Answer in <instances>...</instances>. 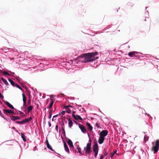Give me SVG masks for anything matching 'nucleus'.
I'll return each instance as SVG.
<instances>
[{"mask_svg": "<svg viewBox=\"0 0 159 159\" xmlns=\"http://www.w3.org/2000/svg\"><path fill=\"white\" fill-rule=\"evenodd\" d=\"M28 118L29 121H30L33 119V117L31 116H30L29 118Z\"/></svg>", "mask_w": 159, "mask_h": 159, "instance_id": "5fc2aeb1", "label": "nucleus"}, {"mask_svg": "<svg viewBox=\"0 0 159 159\" xmlns=\"http://www.w3.org/2000/svg\"><path fill=\"white\" fill-rule=\"evenodd\" d=\"M58 126L57 125H56L55 126V129L56 130L57 132L58 131Z\"/></svg>", "mask_w": 159, "mask_h": 159, "instance_id": "3c124183", "label": "nucleus"}, {"mask_svg": "<svg viewBox=\"0 0 159 159\" xmlns=\"http://www.w3.org/2000/svg\"><path fill=\"white\" fill-rule=\"evenodd\" d=\"M2 116H4V114L2 113L1 110H0V116L1 117Z\"/></svg>", "mask_w": 159, "mask_h": 159, "instance_id": "0e129e2a", "label": "nucleus"}, {"mask_svg": "<svg viewBox=\"0 0 159 159\" xmlns=\"http://www.w3.org/2000/svg\"><path fill=\"white\" fill-rule=\"evenodd\" d=\"M29 122L28 118H25L22 120L20 121H16L15 123L17 124L20 125H24Z\"/></svg>", "mask_w": 159, "mask_h": 159, "instance_id": "0eeeda50", "label": "nucleus"}, {"mask_svg": "<svg viewBox=\"0 0 159 159\" xmlns=\"http://www.w3.org/2000/svg\"><path fill=\"white\" fill-rule=\"evenodd\" d=\"M7 80H8V81H9V82L11 83L12 81H13V80L11 79L10 78H8L7 79Z\"/></svg>", "mask_w": 159, "mask_h": 159, "instance_id": "052dcab7", "label": "nucleus"}, {"mask_svg": "<svg viewBox=\"0 0 159 159\" xmlns=\"http://www.w3.org/2000/svg\"><path fill=\"white\" fill-rule=\"evenodd\" d=\"M78 127L83 133L85 134L87 132L85 128L83 125L78 124Z\"/></svg>", "mask_w": 159, "mask_h": 159, "instance_id": "6e6552de", "label": "nucleus"}, {"mask_svg": "<svg viewBox=\"0 0 159 159\" xmlns=\"http://www.w3.org/2000/svg\"><path fill=\"white\" fill-rule=\"evenodd\" d=\"M69 99L71 100H74L75 98L74 97H70L69 98Z\"/></svg>", "mask_w": 159, "mask_h": 159, "instance_id": "774afa93", "label": "nucleus"}, {"mask_svg": "<svg viewBox=\"0 0 159 159\" xmlns=\"http://www.w3.org/2000/svg\"><path fill=\"white\" fill-rule=\"evenodd\" d=\"M13 109H14L16 111H18L19 112V114L20 115H22V114H24L23 112L22 111H21L18 110V109H16V108H15V107H14V108H13Z\"/></svg>", "mask_w": 159, "mask_h": 159, "instance_id": "c9c22d12", "label": "nucleus"}, {"mask_svg": "<svg viewBox=\"0 0 159 159\" xmlns=\"http://www.w3.org/2000/svg\"><path fill=\"white\" fill-rule=\"evenodd\" d=\"M108 133V131L107 129L102 130V131L99 130L98 133V134L99 136L104 137L105 138Z\"/></svg>", "mask_w": 159, "mask_h": 159, "instance_id": "423d86ee", "label": "nucleus"}, {"mask_svg": "<svg viewBox=\"0 0 159 159\" xmlns=\"http://www.w3.org/2000/svg\"><path fill=\"white\" fill-rule=\"evenodd\" d=\"M33 109V106L32 105H30L27 108V111L26 113L29 114Z\"/></svg>", "mask_w": 159, "mask_h": 159, "instance_id": "4be33fe9", "label": "nucleus"}, {"mask_svg": "<svg viewBox=\"0 0 159 159\" xmlns=\"http://www.w3.org/2000/svg\"><path fill=\"white\" fill-rule=\"evenodd\" d=\"M48 119H51L52 117V113L51 111H48Z\"/></svg>", "mask_w": 159, "mask_h": 159, "instance_id": "72a5a7b5", "label": "nucleus"}, {"mask_svg": "<svg viewBox=\"0 0 159 159\" xmlns=\"http://www.w3.org/2000/svg\"><path fill=\"white\" fill-rule=\"evenodd\" d=\"M55 101V99L54 98L50 99V102L47 107V108L48 109H49L52 107Z\"/></svg>", "mask_w": 159, "mask_h": 159, "instance_id": "1a4fd4ad", "label": "nucleus"}, {"mask_svg": "<svg viewBox=\"0 0 159 159\" xmlns=\"http://www.w3.org/2000/svg\"><path fill=\"white\" fill-rule=\"evenodd\" d=\"M48 125L49 127H51L52 126L51 124L49 121L48 122Z\"/></svg>", "mask_w": 159, "mask_h": 159, "instance_id": "680f3d73", "label": "nucleus"}, {"mask_svg": "<svg viewBox=\"0 0 159 159\" xmlns=\"http://www.w3.org/2000/svg\"><path fill=\"white\" fill-rule=\"evenodd\" d=\"M76 149H77L78 152L81 155H83V154H87L85 153V151L84 150V151H83V152H82L81 151V149L80 147H79V146L78 147H76Z\"/></svg>", "mask_w": 159, "mask_h": 159, "instance_id": "aec40b11", "label": "nucleus"}, {"mask_svg": "<svg viewBox=\"0 0 159 159\" xmlns=\"http://www.w3.org/2000/svg\"><path fill=\"white\" fill-rule=\"evenodd\" d=\"M26 105L25 104L23 103V106L21 107V108L22 111H23L24 112L26 113V110L25 109Z\"/></svg>", "mask_w": 159, "mask_h": 159, "instance_id": "c85d7f7f", "label": "nucleus"}, {"mask_svg": "<svg viewBox=\"0 0 159 159\" xmlns=\"http://www.w3.org/2000/svg\"><path fill=\"white\" fill-rule=\"evenodd\" d=\"M117 150H116L112 152L110 154V157L111 158H114V156L117 153Z\"/></svg>", "mask_w": 159, "mask_h": 159, "instance_id": "a878e982", "label": "nucleus"}, {"mask_svg": "<svg viewBox=\"0 0 159 159\" xmlns=\"http://www.w3.org/2000/svg\"><path fill=\"white\" fill-rule=\"evenodd\" d=\"M134 5V3L132 2H129L127 3V5L129 7L131 8Z\"/></svg>", "mask_w": 159, "mask_h": 159, "instance_id": "7c9ffc66", "label": "nucleus"}, {"mask_svg": "<svg viewBox=\"0 0 159 159\" xmlns=\"http://www.w3.org/2000/svg\"><path fill=\"white\" fill-rule=\"evenodd\" d=\"M111 58L110 57H107L106 58L105 60V61L106 62H107L111 60Z\"/></svg>", "mask_w": 159, "mask_h": 159, "instance_id": "e433bc0d", "label": "nucleus"}, {"mask_svg": "<svg viewBox=\"0 0 159 159\" xmlns=\"http://www.w3.org/2000/svg\"><path fill=\"white\" fill-rule=\"evenodd\" d=\"M1 80L6 85L8 86L9 85V84L7 81L3 77L1 78Z\"/></svg>", "mask_w": 159, "mask_h": 159, "instance_id": "5701e85b", "label": "nucleus"}, {"mask_svg": "<svg viewBox=\"0 0 159 159\" xmlns=\"http://www.w3.org/2000/svg\"><path fill=\"white\" fill-rule=\"evenodd\" d=\"M0 98L2 99L4 98V96L2 95L1 92H0Z\"/></svg>", "mask_w": 159, "mask_h": 159, "instance_id": "603ef678", "label": "nucleus"}, {"mask_svg": "<svg viewBox=\"0 0 159 159\" xmlns=\"http://www.w3.org/2000/svg\"><path fill=\"white\" fill-rule=\"evenodd\" d=\"M1 117H2V118H3L4 120H5L7 121H8V120H10V119L8 117H6L4 115V116H2Z\"/></svg>", "mask_w": 159, "mask_h": 159, "instance_id": "473e14b6", "label": "nucleus"}, {"mask_svg": "<svg viewBox=\"0 0 159 159\" xmlns=\"http://www.w3.org/2000/svg\"><path fill=\"white\" fill-rule=\"evenodd\" d=\"M3 49H5V50H8V48H7V47H4V48H1L0 49L1 50H3Z\"/></svg>", "mask_w": 159, "mask_h": 159, "instance_id": "6e6d98bb", "label": "nucleus"}, {"mask_svg": "<svg viewBox=\"0 0 159 159\" xmlns=\"http://www.w3.org/2000/svg\"><path fill=\"white\" fill-rule=\"evenodd\" d=\"M62 111L63 112H66L68 114H69L70 113V112H68V111H66V110H63Z\"/></svg>", "mask_w": 159, "mask_h": 159, "instance_id": "338daca9", "label": "nucleus"}, {"mask_svg": "<svg viewBox=\"0 0 159 159\" xmlns=\"http://www.w3.org/2000/svg\"><path fill=\"white\" fill-rule=\"evenodd\" d=\"M89 53L90 54V55L92 56L91 57H94V58L95 57V58H97V59L99 57H95L98 55V52H95Z\"/></svg>", "mask_w": 159, "mask_h": 159, "instance_id": "6ab92c4d", "label": "nucleus"}, {"mask_svg": "<svg viewBox=\"0 0 159 159\" xmlns=\"http://www.w3.org/2000/svg\"><path fill=\"white\" fill-rule=\"evenodd\" d=\"M107 155H108V153L107 152H106L104 153L103 155L105 157V156H107Z\"/></svg>", "mask_w": 159, "mask_h": 159, "instance_id": "13d9d810", "label": "nucleus"}, {"mask_svg": "<svg viewBox=\"0 0 159 159\" xmlns=\"http://www.w3.org/2000/svg\"><path fill=\"white\" fill-rule=\"evenodd\" d=\"M93 151L94 153V157L96 158L98 154L99 147L97 143H96L93 146Z\"/></svg>", "mask_w": 159, "mask_h": 159, "instance_id": "39448f33", "label": "nucleus"}, {"mask_svg": "<svg viewBox=\"0 0 159 159\" xmlns=\"http://www.w3.org/2000/svg\"><path fill=\"white\" fill-rule=\"evenodd\" d=\"M16 83L15 82L13 81H12L11 83V85L13 87H15V84Z\"/></svg>", "mask_w": 159, "mask_h": 159, "instance_id": "37998d69", "label": "nucleus"}, {"mask_svg": "<svg viewBox=\"0 0 159 159\" xmlns=\"http://www.w3.org/2000/svg\"><path fill=\"white\" fill-rule=\"evenodd\" d=\"M58 114H57L56 115H55L53 116L52 118V121H54L55 120H56V119H54V118H55L58 117Z\"/></svg>", "mask_w": 159, "mask_h": 159, "instance_id": "58836bf2", "label": "nucleus"}, {"mask_svg": "<svg viewBox=\"0 0 159 159\" xmlns=\"http://www.w3.org/2000/svg\"><path fill=\"white\" fill-rule=\"evenodd\" d=\"M42 61L43 62L44 64L45 65H48L49 64L50 62L48 61L44 60V61Z\"/></svg>", "mask_w": 159, "mask_h": 159, "instance_id": "2f4dec72", "label": "nucleus"}, {"mask_svg": "<svg viewBox=\"0 0 159 159\" xmlns=\"http://www.w3.org/2000/svg\"><path fill=\"white\" fill-rule=\"evenodd\" d=\"M111 27H108V26H107V27H106V28H105V29H104L103 30H102L103 31H105L107 29H109Z\"/></svg>", "mask_w": 159, "mask_h": 159, "instance_id": "4d7b16f0", "label": "nucleus"}, {"mask_svg": "<svg viewBox=\"0 0 159 159\" xmlns=\"http://www.w3.org/2000/svg\"><path fill=\"white\" fill-rule=\"evenodd\" d=\"M65 139L66 140H67V142L69 146V147H70V146L71 147H73V143L72 142L71 140L66 137Z\"/></svg>", "mask_w": 159, "mask_h": 159, "instance_id": "f3484780", "label": "nucleus"}, {"mask_svg": "<svg viewBox=\"0 0 159 159\" xmlns=\"http://www.w3.org/2000/svg\"><path fill=\"white\" fill-rule=\"evenodd\" d=\"M62 131H63V136H65V137H66V132H65V129H62Z\"/></svg>", "mask_w": 159, "mask_h": 159, "instance_id": "de8ad7c7", "label": "nucleus"}, {"mask_svg": "<svg viewBox=\"0 0 159 159\" xmlns=\"http://www.w3.org/2000/svg\"><path fill=\"white\" fill-rule=\"evenodd\" d=\"M67 120L68 121V127L69 128H71L73 126L74 123L71 120H70V119H68Z\"/></svg>", "mask_w": 159, "mask_h": 159, "instance_id": "412c9836", "label": "nucleus"}, {"mask_svg": "<svg viewBox=\"0 0 159 159\" xmlns=\"http://www.w3.org/2000/svg\"><path fill=\"white\" fill-rule=\"evenodd\" d=\"M153 145L152 150L153 151L154 154H156L159 150V139H157L155 143L154 142H152Z\"/></svg>", "mask_w": 159, "mask_h": 159, "instance_id": "20e7f679", "label": "nucleus"}, {"mask_svg": "<svg viewBox=\"0 0 159 159\" xmlns=\"http://www.w3.org/2000/svg\"><path fill=\"white\" fill-rule=\"evenodd\" d=\"M105 139V138L104 137H102L101 136H99V137L98 140V143L100 144H102L103 143Z\"/></svg>", "mask_w": 159, "mask_h": 159, "instance_id": "2eb2a0df", "label": "nucleus"}, {"mask_svg": "<svg viewBox=\"0 0 159 159\" xmlns=\"http://www.w3.org/2000/svg\"><path fill=\"white\" fill-rule=\"evenodd\" d=\"M46 146L47 148L49 149L51 151L54 152L53 153L54 154H57L58 155H60L59 154L57 153L54 150L52 149V146L50 145L49 143H48V144H46Z\"/></svg>", "mask_w": 159, "mask_h": 159, "instance_id": "4468645a", "label": "nucleus"}, {"mask_svg": "<svg viewBox=\"0 0 159 159\" xmlns=\"http://www.w3.org/2000/svg\"><path fill=\"white\" fill-rule=\"evenodd\" d=\"M141 152H142V153L143 154V153L144 152V153L146 154V152H144V150H143V149L142 148H141Z\"/></svg>", "mask_w": 159, "mask_h": 159, "instance_id": "69168bd1", "label": "nucleus"}, {"mask_svg": "<svg viewBox=\"0 0 159 159\" xmlns=\"http://www.w3.org/2000/svg\"><path fill=\"white\" fill-rule=\"evenodd\" d=\"M75 104H76V106L78 107V108H79L80 107H81V106H82L81 105H78V104H77L76 103H75Z\"/></svg>", "mask_w": 159, "mask_h": 159, "instance_id": "e2e57ef3", "label": "nucleus"}, {"mask_svg": "<svg viewBox=\"0 0 159 159\" xmlns=\"http://www.w3.org/2000/svg\"><path fill=\"white\" fill-rule=\"evenodd\" d=\"M22 98H23L22 100H23V103L25 104V102L26 100V97L25 94L23 93V92L22 93Z\"/></svg>", "mask_w": 159, "mask_h": 159, "instance_id": "cd10ccee", "label": "nucleus"}, {"mask_svg": "<svg viewBox=\"0 0 159 159\" xmlns=\"http://www.w3.org/2000/svg\"><path fill=\"white\" fill-rule=\"evenodd\" d=\"M61 138L62 140V142L63 143L64 149L67 148H68V146L66 143V142L64 141L62 135H61Z\"/></svg>", "mask_w": 159, "mask_h": 159, "instance_id": "bb28decb", "label": "nucleus"}, {"mask_svg": "<svg viewBox=\"0 0 159 159\" xmlns=\"http://www.w3.org/2000/svg\"><path fill=\"white\" fill-rule=\"evenodd\" d=\"M2 111L3 113L6 115L7 114H11L14 113V111L10 109H2Z\"/></svg>", "mask_w": 159, "mask_h": 159, "instance_id": "9b49d317", "label": "nucleus"}, {"mask_svg": "<svg viewBox=\"0 0 159 159\" xmlns=\"http://www.w3.org/2000/svg\"><path fill=\"white\" fill-rule=\"evenodd\" d=\"M31 89L32 90H33V91H34V93H33V94L34 95H34H35V92L33 88H31Z\"/></svg>", "mask_w": 159, "mask_h": 159, "instance_id": "bf43d9fd", "label": "nucleus"}, {"mask_svg": "<svg viewBox=\"0 0 159 159\" xmlns=\"http://www.w3.org/2000/svg\"><path fill=\"white\" fill-rule=\"evenodd\" d=\"M69 148H70V150L72 151L73 152H74V153H77V151L74 147L73 144V147H71V146H70V147H69Z\"/></svg>", "mask_w": 159, "mask_h": 159, "instance_id": "b1692460", "label": "nucleus"}, {"mask_svg": "<svg viewBox=\"0 0 159 159\" xmlns=\"http://www.w3.org/2000/svg\"><path fill=\"white\" fill-rule=\"evenodd\" d=\"M2 75L3 76H5V75H9V76L10 75H9V73L8 72H7V71H4V72H3V73H2Z\"/></svg>", "mask_w": 159, "mask_h": 159, "instance_id": "ea45409f", "label": "nucleus"}, {"mask_svg": "<svg viewBox=\"0 0 159 159\" xmlns=\"http://www.w3.org/2000/svg\"><path fill=\"white\" fill-rule=\"evenodd\" d=\"M64 149H65V151L66 152L68 153V154L70 153V151H69V149L68 147V148H66Z\"/></svg>", "mask_w": 159, "mask_h": 159, "instance_id": "79ce46f5", "label": "nucleus"}, {"mask_svg": "<svg viewBox=\"0 0 159 159\" xmlns=\"http://www.w3.org/2000/svg\"><path fill=\"white\" fill-rule=\"evenodd\" d=\"M139 54L143 55L142 53L134 51L129 52L128 55L129 57H133L132 59V60L133 61L134 59H139L141 57H143L142 55H140Z\"/></svg>", "mask_w": 159, "mask_h": 159, "instance_id": "7ed1b4c3", "label": "nucleus"}, {"mask_svg": "<svg viewBox=\"0 0 159 159\" xmlns=\"http://www.w3.org/2000/svg\"><path fill=\"white\" fill-rule=\"evenodd\" d=\"M144 114H145V115H147L148 117H150L152 119V117L149 114L147 113H145Z\"/></svg>", "mask_w": 159, "mask_h": 159, "instance_id": "8fccbe9b", "label": "nucleus"}, {"mask_svg": "<svg viewBox=\"0 0 159 159\" xmlns=\"http://www.w3.org/2000/svg\"><path fill=\"white\" fill-rule=\"evenodd\" d=\"M95 126H96L98 129H102V127L99 125V124H98L97 122L95 123Z\"/></svg>", "mask_w": 159, "mask_h": 159, "instance_id": "4c0bfd02", "label": "nucleus"}, {"mask_svg": "<svg viewBox=\"0 0 159 159\" xmlns=\"http://www.w3.org/2000/svg\"><path fill=\"white\" fill-rule=\"evenodd\" d=\"M86 124L87 126L89 128V130L91 131L93 130V127L89 123H88V122H86Z\"/></svg>", "mask_w": 159, "mask_h": 159, "instance_id": "393cba45", "label": "nucleus"}, {"mask_svg": "<svg viewBox=\"0 0 159 159\" xmlns=\"http://www.w3.org/2000/svg\"><path fill=\"white\" fill-rule=\"evenodd\" d=\"M8 71L10 73H11L12 74L11 76H13L15 78V79H16L18 81H20L21 80V79L20 78L19 76H16H16L15 75V73L14 72H12L11 71V70H8Z\"/></svg>", "mask_w": 159, "mask_h": 159, "instance_id": "ddd939ff", "label": "nucleus"}, {"mask_svg": "<svg viewBox=\"0 0 159 159\" xmlns=\"http://www.w3.org/2000/svg\"><path fill=\"white\" fill-rule=\"evenodd\" d=\"M74 113L72 114V116L74 118V119L75 120H82V118L81 117V116L78 115H75V111H74Z\"/></svg>", "mask_w": 159, "mask_h": 159, "instance_id": "f8f14e48", "label": "nucleus"}, {"mask_svg": "<svg viewBox=\"0 0 159 159\" xmlns=\"http://www.w3.org/2000/svg\"><path fill=\"white\" fill-rule=\"evenodd\" d=\"M61 127L62 129H65V124L64 123L63 121L61 123Z\"/></svg>", "mask_w": 159, "mask_h": 159, "instance_id": "a19ab883", "label": "nucleus"}, {"mask_svg": "<svg viewBox=\"0 0 159 159\" xmlns=\"http://www.w3.org/2000/svg\"><path fill=\"white\" fill-rule=\"evenodd\" d=\"M91 57L89 53H85L82 62L84 63L92 62L97 59V58Z\"/></svg>", "mask_w": 159, "mask_h": 159, "instance_id": "f03ea898", "label": "nucleus"}, {"mask_svg": "<svg viewBox=\"0 0 159 159\" xmlns=\"http://www.w3.org/2000/svg\"><path fill=\"white\" fill-rule=\"evenodd\" d=\"M15 87H16L18 88L22 92H23L24 90L18 84H17L16 83L15 84Z\"/></svg>", "mask_w": 159, "mask_h": 159, "instance_id": "c756f323", "label": "nucleus"}, {"mask_svg": "<svg viewBox=\"0 0 159 159\" xmlns=\"http://www.w3.org/2000/svg\"><path fill=\"white\" fill-rule=\"evenodd\" d=\"M44 63H40L39 64V67H44Z\"/></svg>", "mask_w": 159, "mask_h": 159, "instance_id": "49530a36", "label": "nucleus"}, {"mask_svg": "<svg viewBox=\"0 0 159 159\" xmlns=\"http://www.w3.org/2000/svg\"><path fill=\"white\" fill-rule=\"evenodd\" d=\"M149 137V136H147L146 134H145V135L144 136V141H148V140Z\"/></svg>", "mask_w": 159, "mask_h": 159, "instance_id": "f704fd0d", "label": "nucleus"}, {"mask_svg": "<svg viewBox=\"0 0 159 159\" xmlns=\"http://www.w3.org/2000/svg\"><path fill=\"white\" fill-rule=\"evenodd\" d=\"M15 131L18 133L20 135L21 138L24 142H26V136L25 135L24 133H20L18 132L17 130H16Z\"/></svg>", "mask_w": 159, "mask_h": 159, "instance_id": "9d476101", "label": "nucleus"}, {"mask_svg": "<svg viewBox=\"0 0 159 159\" xmlns=\"http://www.w3.org/2000/svg\"><path fill=\"white\" fill-rule=\"evenodd\" d=\"M63 112L62 111H61V112H60L58 114V116L59 115H60L61 116H63V115H64V114H62L63 113Z\"/></svg>", "mask_w": 159, "mask_h": 159, "instance_id": "09e8293b", "label": "nucleus"}, {"mask_svg": "<svg viewBox=\"0 0 159 159\" xmlns=\"http://www.w3.org/2000/svg\"><path fill=\"white\" fill-rule=\"evenodd\" d=\"M53 36L54 37V38L55 39H57V37H58L57 36L56 34H54V33H53Z\"/></svg>", "mask_w": 159, "mask_h": 159, "instance_id": "864d4df0", "label": "nucleus"}, {"mask_svg": "<svg viewBox=\"0 0 159 159\" xmlns=\"http://www.w3.org/2000/svg\"><path fill=\"white\" fill-rule=\"evenodd\" d=\"M78 109L79 110L81 111V112H83V111H84V109L83 108H78Z\"/></svg>", "mask_w": 159, "mask_h": 159, "instance_id": "a18cd8bd", "label": "nucleus"}, {"mask_svg": "<svg viewBox=\"0 0 159 159\" xmlns=\"http://www.w3.org/2000/svg\"><path fill=\"white\" fill-rule=\"evenodd\" d=\"M21 119L20 117L19 116H13L10 117L11 120L13 121H16V120H19Z\"/></svg>", "mask_w": 159, "mask_h": 159, "instance_id": "dca6fc26", "label": "nucleus"}, {"mask_svg": "<svg viewBox=\"0 0 159 159\" xmlns=\"http://www.w3.org/2000/svg\"><path fill=\"white\" fill-rule=\"evenodd\" d=\"M4 102L7 106L9 108L12 109L14 108V107H13V106L10 103H9L8 101L4 100Z\"/></svg>", "mask_w": 159, "mask_h": 159, "instance_id": "a211bd4d", "label": "nucleus"}, {"mask_svg": "<svg viewBox=\"0 0 159 159\" xmlns=\"http://www.w3.org/2000/svg\"><path fill=\"white\" fill-rule=\"evenodd\" d=\"M87 133L89 139V142L87 143L86 146L84 148V149L85 154H87L90 155L91 154L92 152V151L91 150L92 143L90 136L88 132Z\"/></svg>", "mask_w": 159, "mask_h": 159, "instance_id": "f257e3e1", "label": "nucleus"}, {"mask_svg": "<svg viewBox=\"0 0 159 159\" xmlns=\"http://www.w3.org/2000/svg\"><path fill=\"white\" fill-rule=\"evenodd\" d=\"M99 155L100 156V159H103L104 158V156L103 155L99 154Z\"/></svg>", "mask_w": 159, "mask_h": 159, "instance_id": "c03bdc74", "label": "nucleus"}]
</instances>
